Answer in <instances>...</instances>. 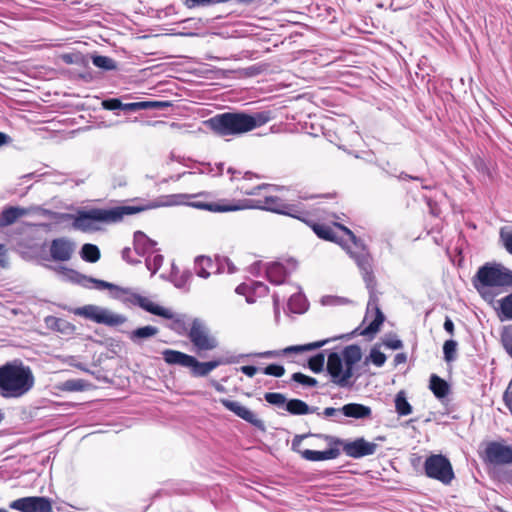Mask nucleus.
<instances>
[{
  "instance_id": "nucleus-27",
  "label": "nucleus",
  "mask_w": 512,
  "mask_h": 512,
  "mask_svg": "<svg viewBox=\"0 0 512 512\" xmlns=\"http://www.w3.org/2000/svg\"><path fill=\"white\" fill-rule=\"evenodd\" d=\"M76 250V244L66 238L53 239L50 245L49 256H72Z\"/></svg>"
},
{
  "instance_id": "nucleus-36",
  "label": "nucleus",
  "mask_w": 512,
  "mask_h": 512,
  "mask_svg": "<svg viewBox=\"0 0 512 512\" xmlns=\"http://www.w3.org/2000/svg\"><path fill=\"white\" fill-rule=\"evenodd\" d=\"M60 58L65 64H75L83 68H89L88 57L81 52L64 53Z\"/></svg>"
},
{
  "instance_id": "nucleus-41",
  "label": "nucleus",
  "mask_w": 512,
  "mask_h": 512,
  "mask_svg": "<svg viewBox=\"0 0 512 512\" xmlns=\"http://www.w3.org/2000/svg\"><path fill=\"white\" fill-rule=\"evenodd\" d=\"M325 356L324 353H318L308 360V367L314 373H320L324 368Z\"/></svg>"
},
{
  "instance_id": "nucleus-46",
  "label": "nucleus",
  "mask_w": 512,
  "mask_h": 512,
  "mask_svg": "<svg viewBox=\"0 0 512 512\" xmlns=\"http://www.w3.org/2000/svg\"><path fill=\"white\" fill-rule=\"evenodd\" d=\"M227 0H184V4L188 8H195V7H207L214 4L219 3H226Z\"/></svg>"
},
{
  "instance_id": "nucleus-19",
  "label": "nucleus",
  "mask_w": 512,
  "mask_h": 512,
  "mask_svg": "<svg viewBox=\"0 0 512 512\" xmlns=\"http://www.w3.org/2000/svg\"><path fill=\"white\" fill-rule=\"evenodd\" d=\"M36 264L52 270L59 278L68 281H78L79 273L65 266L64 261L70 258H33Z\"/></svg>"
},
{
  "instance_id": "nucleus-42",
  "label": "nucleus",
  "mask_w": 512,
  "mask_h": 512,
  "mask_svg": "<svg viewBox=\"0 0 512 512\" xmlns=\"http://www.w3.org/2000/svg\"><path fill=\"white\" fill-rule=\"evenodd\" d=\"M101 106L105 110L109 111H117L125 109V103L122 102V97L120 98H107L102 100Z\"/></svg>"
},
{
  "instance_id": "nucleus-17",
  "label": "nucleus",
  "mask_w": 512,
  "mask_h": 512,
  "mask_svg": "<svg viewBox=\"0 0 512 512\" xmlns=\"http://www.w3.org/2000/svg\"><path fill=\"white\" fill-rule=\"evenodd\" d=\"M9 507L21 512H52L51 501L39 496L16 499L10 503Z\"/></svg>"
},
{
  "instance_id": "nucleus-57",
  "label": "nucleus",
  "mask_w": 512,
  "mask_h": 512,
  "mask_svg": "<svg viewBox=\"0 0 512 512\" xmlns=\"http://www.w3.org/2000/svg\"><path fill=\"white\" fill-rule=\"evenodd\" d=\"M349 240L354 244L356 249L360 250L362 253H365V256H370L367 246L363 239L355 235V239Z\"/></svg>"
},
{
  "instance_id": "nucleus-54",
  "label": "nucleus",
  "mask_w": 512,
  "mask_h": 512,
  "mask_svg": "<svg viewBox=\"0 0 512 512\" xmlns=\"http://www.w3.org/2000/svg\"><path fill=\"white\" fill-rule=\"evenodd\" d=\"M383 344L387 348H390V349H393V350H398V349L403 348V342L399 338H397L395 335L387 337L383 341Z\"/></svg>"
},
{
  "instance_id": "nucleus-39",
  "label": "nucleus",
  "mask_w": 512,
  "mask_h": 512,
  "mask_svg": "<svg viewBox=\"0 0 512 512\" xmlns=\"http://www.w3.org/2000/svg\"><path fill=\"white\" fill-rule=\"evenodd\" d=\"M499 238L506 251L512 255V227L504 226L500 228Z\"/></svg>"
},
{
  "instance_id": "nucleus-13",
  "label": "nucleus",
  "mask_w": 512,
  "mask_h": 512,
  "mask_svg": "<svg viewBox=\"0 0 512 512\" xmlns=\"http://www.w3.org/2000/svg\"><path fill=\"white\" fill-rule=\"evenodd\" d=\"M424 469L427 477L438 480L445 485L450 484L455 477L449 459L441 454L427 457Z\"/></svg>"
},
{
  "instance_id": "nucleus-63",
  "label": "nucleus",
  "mask_w": 512,
  "mask_h": 512,
  "mask_svg": "<svg viewBox=\"0 0 512 512\" xmlns=\"http://www.w3.org/2000/svg\"><path fill=\"white\" fill-rule=\"evenodd\" d=\"M86 70L79 74V78L85 82H91L94 80L93 72L89 68H85Z\"/></svg>"
},
{
  "instance_id": "nucleus-64",
  "label": "nucleus",
  "mask_w": 512,
  "mask_h": 512,
  "mask_svg": "<svg viewBox=\"0 0 512 512\" xmlns=\"http://www.w3.org/2000/svg\"><path fill=\"white\" fill-rule=\"evenodd\" d=\"M93 282L98 289H108L110 291V289L113 287V283L104 280L93 279Z\"/></svg>"
},
{
  "instance_id": "nucleus-52",
  "label": "nucleus",
  "mask_w": 512,
  "mask_h": 512,
  "mask_svg": "<svg viewBox=\"0 0 512 512\" xmlns=\"http://www.w3.org/2000/svg\"><path fill=\"white\" fill-rule=\"evenodd\" d=\"M316 434L315 433H307V434H302V435H295L293 440H292V445H291V448L294 452L300 454V452L303 451V449H300V445L302 443V441L307 438V437H314Z\"/></svg>"
},
{
  "instance_id": "nucleus-10",
  "label": "nucleus",
  "mask_w": 512,
  "mask_h": 512,
  "mask_svg": "<svg viewBox=\"0 0 512 512\" xmlns=\"http://www.w3.org/2000/svg\"><path fill=\"white\" fill-rule=\"evenodd\" d=\"M74 314L109 327L120 326L127 321L126 316L113 313L107 308L93 304L84 305L75 309Z\"/></svg>"
},
{
  "instance_id": "nucleus-26",
  "label": "nucleus",
  "mask_w": 512,
  "mask_h": 512,
  "mask_svg": "<svg viewBox=\"0 0 512 512\" xmlns=\"http://www.w3.org/2000/svg\"><path fill=\"white\" fill-rule=\"evenodd\" d=\"M30 213V209L19 206H7L0 213V228L14 224L18 218Z\"/></svg>"
},
{
  "instance_id": "nucleus-62",
  "label": "nucleus",
  "mask_w": 512,
  "mask_h": 512,
  "mask_svg": "<svg viewBox=\"0 0 512 512\" xmlns=\"http://www.w3.org/2000/svg\"><path fill=\"white\" fill-rule=\"evenodd\" d=\"M262 72V69L260 66L252 65L250 67H247L245 69V74L249 77L259 75Z\"/></svg>"
},
{
  "instance_id": "nucleus-9",
  "label": "nucleus",
  "mask_w": 512,
  "mask_h": 512,
  "mask_svg": "<svg viewBox=\"0 0 512 512\" xmlns=\"http://www.w3.org/2000/svg\"><path fill=\"white\" fill-rule=\"evenodd\" d=\"M110 296L124 304L138 306L153 315L160 316L162 318L171 317V314L164 307L154 303L145 296L133 292L130 288L113 284V287L110 289Z\"/></svg>"
},
{
  "instance_id": "nucleus-47",
  "label": "nucleus",
  "mask_w": 512,
  "mask_h": 512,
  "mask_svg": "<svg viewBox=\"0 0 512 512\" xmlns=\"http://www.w3.org/2000/svg\"><path fill=\"white\" fill-rule=\"evenodd\" d=\"M45 323L48 327L61 332L64 331L65 327L68 325L67 321L53 316L46 317Z\"/></svg>"
},
{
  "instance_id": "nucleus-3",
  "label": "nucleus",
  "mask_w": 512,
  "mask_h": 512,
  "mask_svg": "<svg viewBox=\"0 0 512 512\" xmlns=\"http://www.w3.org/2000/svg\"><path fill=\"white\" fill-rule=\"evenodd\" d=\"M35 385V376L30 366L14 359L0 366V396L18 399L30 392Z\"/></svg>"
},
{
  "instance_id": "nucleus-53",
  "label": "nucleus",
  "mask_w": 512,
  "mask_h": 512,
  "mask_svg": "<svg viewBox=\"0 0 512 512\" xmlns=\"http://www.w3.org/2000/svg\"><path fill=\"white\" fill-rule=\"evenodd\" d=\"M163 258H145L147 269L154 275L162 265Z\"/></svg>"
},
{
  "instance_id": "nucleus-44",
  "label": "nucleus",
  "mask_w": 512,
  "mask_h": 512,
  "mask_svg": "<svg viewBox=\"0 0 512 512\" xmlns=\"http://www.w3.org/2000/svg\"><path fill=\"white\" fill-rule=\"evenodd\" d=\"M501 343L504 350L512 357V328L505 327L501 333Z\"/></svg>"
},
{
  "instance_id": "nucleus-11",
  "label": "nucleus",
  "mask_w": 512,
  "mask_h": 512,
  "mask_svg": "<svg viewBox=\"0 0 512 512\" xmlns=\"http://www.w3.org/2000/svg\"><path fill=\"white\" fill-rule=\"evenodd\" d=\"M476 279L484 287L512 285V271L496 264L487 263L479 268Z\"/></svg>"
},
{
  "instance_id": "nucleus-50",
  "label": "nucleus",
  "mask_w": 512,
  "mask_h": 512,
  "mask_svg": "<svg viewBox=\"0 0 512 512\" xmlns=\"http://www.w3.org/2000/svg\"><path fill=\"white\" fill-rule=\"evenodd\" d=\"M79 256H101L100 249L95 244L86 243L82 246Z\"/></svg>"
},
{
  "instance_id": "nucleus-23",
  "label": "nucleus",
  "mask_w": 512,
  "mask_h": 512,
  "mask_svg": "<svg viewBox=\"0 0 512 512\" xmlns=\"http://www.w3.org/2000/svg\"><path fill=\"white\" fill-rule=\"evenodd\" d=\"M275 213L290 216L292 218L298 219L302 221L305 224H309L308 221H310V218L312 217V214L305 210L304 205L302 203H283L281 206V209H274Z\"/></svg>"
},
{
  "instance_id": "nucleus-38",
  "label": "nucleus",
  "mask_w": 512,
  "mask_h": 512,
  "mask_svg": "<svg viewBox=\"0 0 512 512\" xmlns=\"http://www.w3.org/2000/svg\"><path fill=\"white\" fill-rule=\"evenodd\" d=\"M498 303L503 319L512 320V292L501 298Z\"/></svg>"
},
{
  "instance_id": "nucleus-14",
  "label": "nucleus",
  "mask_w": 512,
  "mask_h": 512,
  "mask_svg": "<svg viewBox=\"0 0 512 512\" xmlns=\"http://www.w3.org/2000/svg\"><path fill=\"white\" fill-rule=\"evenodd\" d=\"M314 437L323 439L328 444L329 448L324 451H316L310 449H304L300 452V456L311 462L332 460L339 457L341 451L339 449L340 438L326 435V434H316Z\"/></svg>"
},
{
  "instance_id": "nucleus-12",
  "label": "nucleus",
  "mask_w": 512,
  "mask_h": 512,
  "mask_svg": "<svg viewBox=\"0 0 512 512\" xmlns=\"http://www.w3.org/2000/svg\"><path fill=\"white\" fill-rule=\"evenodd\" d=\"M188 338L197 353L211 351L218 347V340L211 335L207 325L199 318L192 320Z\"/></svg>"
},
{
  "instance_id": "nucleus-4",
  "label": "nucleus",
  "mask_w": 512,
  "mask_h": 512,
  "mask_svg": "<svg viewBox=\"0 0 512 512\" xmlns=\"http://www.w3.org/2000/svg\"><path fill=\"white\" fill-rule=\"evenodd\" d=\"M362 352L358 345L346 346L342 354L331 352L328 355L326 370L331 377V382L339 387H351L353 382V368L361 360Z\"/></svg>"
},
{
  "instance_id": "nucleus-59",
  "label": "nucleus",
  "mask_w": 512,
  "mask_h": 512,
  "mask_svg": "<svg viewBox=\"0 0 512 512\" xmlns=\"http://www.w3.org/2000/svg\"><path fill=\"white\" fill-rule=\"evenodd\" d=\"M340 414L342 415L341 407L340 408L327 407L322 412V415L326 418L337 417Z\"/></svg>"
},
{
  "instance_id": "nucleus-61",
  "label": "nucleus",
  "mask_w": 512,
  "mask_h": 512,
  "mask_svg": "<svg viewBox=\"0 0 512 512\" xmlns=\"http://www.w3.org/2000/svg\"><path fill=\"white\" fill-rule=\"evenodd\" d=\"M239 370L248 377H253L258 372L257 367L250 365L241 366Z\"/></svg>"
},
{
  "instance_id": "nucleus-60",
  "label": "nucleus",
  "mask_w": 512,
  "mask_h": 512,
  "mask_svg": "<svg viewBox=\"0 0 512 512\" xmlns=\"http://www.w3.org/2000/svg\"><path fill=\"white\" fill-rule=\"evenodd\" d=\"M334 226L341 230L349 239H355L354 232L345 225L338 222H334Z\"/></svg>"
},
{
  "instance_id": "nucleus-18",
  "label": "nucleus",
  "mask_w": 512,
  "mask_h": 512,
  "mask_svg": "<svg viewBox=\"0 0 512 512\" xmlns=\"http://www.w3.org/2000/svg\"><path fill=\"white\" fill-rule=\"evenodd\" d=\"M484 460L493 465L512 464V447L501 442H489L484 451Z\"/></svg>"
},
{
  "instance_id": "nucleus-48",
  "label": "nucleus",
  "mask_w": 512,
  "mask_h": 512,
  "mask_svg": "<svg viewBox=\"0 0 512 512\" xmlns=\"http://www.w3.org/2000/svg\"><path fill=\"white\" fill-rule=\"evenodd\" d=\"M369 358L374 365L377 367H382L386 362V355L382 353L376 347L372 348L369 354Z\"/></svg>"
},
{
  "instance_id": "nucleus-22",
  "label": "nucleus",
  "mask_w": 512,
  "mask_h": 512,
  "mask_svg": "<svg viewBox=\"0 0 512 512\" xmlns=\"http://www.w3.org/2000/svg\"><path fill=\"white\" fill-rule=\"evenodd\" d=\"M329 341H330L329 339H325V340L316 341V342H312V343H308V344H304V345L289 346L282 350L264 351V352L256 353L255 356L260 357V358H274V357H279L281 355H290V354H297V353H302V352H306V351H312V350L321 348Z\"/></svg>"
},
{
  "instance_id": "nucleus-15",
  "label": "nucleus",
  "mask_w": 512,
  "mask_h": 512,
  "mask_svg": "<svg viewBox=\"0 0 512 512\" xmlns=\"http://www.w3.org/2000/svg\"><path fill=\"white\" fill-rule=\"evenodd\" d=\"M229 258H195L194 271L202 278H208L210 275L222 273L225 265L228 266V272L235 271L234 266L228 263Z\"/></svg>"
},
{
  "instance_id": "nucleus-55",
  "label": "nucleus",
  "mask_w": 512,
  "mask_h": 512,
  "mask_svg": "<svg viewBox=\"0 0 512 512\" xmlns=\"http://www.w3.org/2000/svg\"><path fill=\"white\" fill-rule=\"evenodd\" d=\"M140 110H147V100L140 102L125 103V112H138Z\"/></svg>"
},
{
  "instance_id": "nucleus-16",
  "label": "nucleus",
  "mask_w": 512,
  "mask_h": 512,
  "mask_svg": "<svg viewBox=\"0 0 512 512\" xmlns=\"http://www.w3.org/2000/svg\"><path fill=\"white\" fill-rule=\"evenodd\" d=\"M339 448L342 447L346 456L354 459L373 455L377 450V444L368 442L363 437L356 438L353 441L340 439Z\"/></svg>"
},
{
  "instance_id": "nucleus-35",
  "label": "nucleus",
  "mask_w": 512,
  "mask_h": 512,
  "mask_svg": "<svg viewBox=\"0 0 512 512\" xmlns=\"http://www.w3.org/2000/svg\"><path fill=\"white\" fill-rule=\"evenodd\" d=\"M395 409L399 416H407L412 413V406L408 402L405 391H399L395 396Z\"/></svg>"
},
{
  "instance_id": "nucleus-51",
  "label": "nucleus",
  "mask_w": 512,
  "mask_h": 512,
  "mask_svg": "<svg viewBox=\"0 0 512 512\" xmlns=\"http://www.w3.org/2000/svg\"><path fill=\"white\" fill-rule=\"evenodd\" d=\"M173 107V103L171 101H159V100H147V110L148 109H156V110H164L167 108Z\"/></svg>"
},
{
  "instance_id": "nucleus-21",
  "label": "nucleus",
  "mask_w": 512,
  "mask_h": 512,
  "mask_svg": "<svg viewBox=\"0 0 512 512\" xmlns=\"http://www.w3.org/2000/svg\"><path fill=\"white\" fill-rule=\"evenodd\" d=\"M133 247L137 256H161L157 241L148 237L143 231H135L133 234Z\"/></svg>"
},
{
  "instance_id": "nucleus-28",
  "label": "nucleus",
  "mask_w": 512,
  "mask_h": 512,
  "mask_svg": "<svg viewBox=\"0 0 512 512\" xmlns=\"http://www.w3.org/2000/svg\"><path fill=\"white\" fill-rule=\"evenodd\" d=\"M288 274L287 269L279 262L271 263L266 269L267 279L275 285L283 284Z\"/></svg>"
},
{
  "instance_id": "nucleus-25",
  "label": "nucleus",
  "mask_w": 512,
  "mask_h": 512,
  "mask_svg": "<svg viewBox=\"0 0 512 512\" xmlns=\"http://www.w3.org/2000/svg\"><path fill=\"white\" fill-rule=\"evenodd\" d=\"M342 415L353 419H370L372 410L369 406L360 403H348L341 407Z\"/></svg>"
},
{
  "instance_id": "nucleus-45",
  "label": "nucleus",
  "mask_w": 512,
  "mask_h": 512,
  "mask_svg": "<svg viewBox=\"0 0 512 512\" xmlns=\"http://www.w3.org/2000/svg\"><path fill=\"white\" fill-rule=\"evenodd\" d=\"M264 399L271 405L282 406L286 405L287 399L282 393L278 392H267L264 395Z\"/></svg>"
},
{
  "instance_id": "nucleus-33",
  "label": "nucleus",
  "mask_w": 512,
  "mask_h": 512,
  "mask_svg": "<svg viewBox=\"0 0 512 512\" xmlns=\"http://www.w3.org/2000/svg\"><path fill=\"white\" fill-rule=\"evenodd\" d=\"M165 309L171 314V317L168 319L173 321L170 328L179 335H184V334L188 335L190 326L186 322V316L185 315H175L170 309H167V308H165Z\"/></svg>"
},
{
  "instance_id": "nucleus-43",
  "label": "nucleus",
  "mask_w": 512,
  "mask_h": 512,
  "mask_svg": "<svg viewBox=\"0 0 512 512\" xmlns=\"http://www.w3.org/2000/svg\"><path fill=\"white\" fill-rule=\"evenodd\" d=\"M292 381L302 384L304 386L315 387L318 384L317 379L307 376L301 372L293 373L291 376Z\"/></svg>"
},
{
  "instance_id": "nucleus-2",
  "label": "nucleus",
  "mask_w": 512,
  "mask_h": 512,
  "mask_svg": "<svg viewBox=\"0 0 512 512\" xmlns=\"http://www.w3.org/2000/svg\"><path fill=\"white\" fill-rule=\"evenodd\" d=\"M271 111H260L252 114L246 112H225L217 114L204 123L216 135L236 136L252 131L271 120Z\"/></svg>"
},
{
  "instance_id": "nucleus-7",
  "label": "nucleus",
  "mask_w": 512,
  "mask_h": 512,
  "mask_svg": "<svg viewBox=\"0 0 512 512\" xmlns=\"http://www.w3.org/2000/svg\"><path fill=\"white\" fill-rule=\"evenodd\" d=\"M284 201L278 196H266L264 200L242 199L237 204H221L216 202H195L190 205L193 208L206 210L210 212H230L243 209H260L275 213L276 209H281Z\"/></svg>"
},
{
  "instance_id": "nucleus-37",
  "label": "nucleus",
  "mask_w": 512,
  "mask_h": 512,
  "mask_svg": "<svg viewBox=\"0 0 512 512\" xmlns=\"http://www.w3.org/2000/svg\"><path fill=\"white\" fill-rule=\"evenodd\" d=\"M89 386V383L83 379H70L63 383V390L68 392H79L86 390Z\"/></svg>"
},
{
  "instance_id": "nucleus-31",
  "label": "nucleus",
  "mask_w": 512,
  "mask_h": 512,
  "mask_svg": "<svg viewBox=\"0 0 512 512\" xmlns=\"http://www.w3.org/2000/svg\"><path fill=\"white\" fill-rule=\"evenodd\" d=\"M429 388L438 399L445 398L450 391L448 383L436 374L431 375Z\"/></svg>"
},
{
  "instance_id": "nucleus-32",
  "label": "nucleus",
  "mask_w": 512,
  "mask_h": 512,
  "mask_svg": "<svg viewBox=\"0 0 512 512\" xmlns=\"http://www.w3.org/2000/svg\"><path fill=\"white\" fill-rule=\"evenodd\" d=\"M92 63L95 67L102 71H113L117 69V63L114 59L108 56L99 55L97 53L91 54L90 56Z\"/></svg>"
},
{
  "instance_id": "nucleus-29",
  "label": "nucleus",
  "mask_w": 512,
  "mask_h": 512,
  "mask_svg": "<svg viewBox=\"0 0 512 512\" xmlns=\"http://www.w3.org/2000/svg\"><path fill=\"white\" fill-rule=\"evenodd\" d=\"M159 333V329L155 326L147 325L139 327L128 333L129 339L136 345H141L144 340L152 338Z\"/></svg>"
},
{
  "instance_id": "nucleus-8",
  "label": "nucleus",
  "mask_w": 512,
  "mask_h": 512,
  "mask_svg": "<svg viewBox=\"0 0 512 512\" xmlns=\"http://www.w3.org/2000/svg\"><path fill=\"white\" fill-rule=\"evenodd\" d=\"M207 195L205 192H200L198 194H172L165 196L166 201L164 202H151L147 205H122V206H115L111 207L110 209L118 210V216L115 218L110 219V223H117L123 220L124 216L134 215L138 214L140 212L146 211L148 209L158 208L161 206H175V205H187L192 207L190 204L191 202H186V199H190L193 197L198 196H204ZM196 201H192V203H195Z\"/></svg>"
},
{
  "instance_id": "nucleus-34",
  "label": "nucleus",
  "mask_w": 512,
  "mask_h": 512,
  "mask_svg": "<svg viewBox=\"0 0 512 512\" xmlns=\"http://www.w3.org/2000/svg\"><path fill=\"white\" fill-rule=\"evenodd\" d=\"M308 303L305 296L301 293L293 294L288 300V309L292 313H304L307 310Z\"/></svg>"
},
{
  "instance_id": "nucleus-58",
  "label": "nucleus",
  "mask_w": 512,
  "mask_h": 512,
  "mask_svg": "<svg viewBox=\"0 0 512 512\" xmlns=\"http://www.w3.org/2000/svg\"><path fill=\"white\" fill-rule=\"evenodd\" d=\"M426 203L429 207L430 214L433 215L434 217H438L439 214L441 213V209L438 203L429 197L426 198Z\"/></svg>"
},
{
  "instance_id": "nucleus-49",
  "label": "nucleus",
  "mask_w": 512,
  "mask_h": 512,
  "mask_svg": "<svg viewBox=\"0 0 512 512\" xmlns=\"http://www.w3.org/2000/svg\"><path fill=\"white\" fill-rule=\"evenodd\" d=\"M262 372L265 375L282 377L285 374V368L279 364H269L262 370Z\"/></svg>"
},
{
  "instance_id": "nucleus-30",
  "label": "nucleus",
  "mask_w": 512,
  "mask_h": 512,
  "mask_svg": "<svg viewBox=\"0 0 512 512\" xmlns=\"http://www.w3.org/2000/svg\"><path fill=\"white\" fill-rule=\"evenodd\" d=\"M285 408L292 415H306L315 413L318 410V407H311L300 399L288 400Z\"/></svg>"
},
{
  "instance_id": "nucleus-40",
  "label": "nucleus",
  "mask_w": 512,
  "mask_h": 512,
  "mask_svg": "<svg viewBox=\"0 0 512 512\" xmlns=\"http://www.w3.org/2000/svg\"><path fill=\"white\" fill-rule=\"evenodd\" d=\"M457 345V342L453 339L445 341L443 345V353L446 362H451L456 359Z\"/></svg>"
},
{
  "instance_id": "nucleus-1",
  "label": "nucleus",
  "mask_w": 512,
  "mask_h": 512,
  "mask_svg": "<svg viewBox=\"0 0 512 512\" xmlns=\"http://www.w3.org/2000/svg\"><path fill=\"white\" fill-rule=\"evenodd\" d=\"M30 213H38L48 217L55 224H62L72 220V227L82 232L99 231V223H110V219L118 216L119 211L109 208L78 209L76 214L55 212L41 206H30Z\"/></svg>"
},
{
  "instance_id": "nucleus-24",
  "label": "nucleus",
  "mask_w": 512,
  "mask_h": 512,
  "mask_svg": "<svg viewBox=\"0 0 512 512\" xmlns=\"http://www.w3.org/2000/svg\"><path fill=\"white\" fill-rule=\"evenodd\" d=\"M307 224L318 238L342 245V239L337 236L333 228L327 224H321L310 218Z\"/></svg>"
},
{
  "instance_id": "nucleus-5",
  "label": "nucleus",
  "mask_w": 512,
  "mask_h": 512,
  "mask_svg": "<svg viewBox=\"0 0 512 512\" xmlns=\"http://www.w3.org/2000/svg\"><path fill=\"white\" fill-rule=\"evenodd\" d=\"M356 264L361 272L362 279L369 293V300L367 303V311L375 312L374 320L361 332L362 335H373L379 331L380 326L385 320V316L379 307V297L376 290L377 281L374 276L373 258H355Z\"/></svg>"
},
{
  "instance_id": "nucleus-56",
  "label": "nucleus",
  "mask_w": 512,
  "mask_h": 512,
  "mask_svg": "<svg viewBox=\"0 0 512 512\" xmlns=\"http://www.w3.org/2000/svg\"><path fill=\"white\" fill-rule=\"evenodd\" d=\"M474 167L475 169L482 173V174H486L487 176L490 177V169L488 167V165L486 164L485 160L478 157L475 161H474Z\"/></svg>"
},
{
  "instance_id": "nucleus-20",
  "label": "nucleus",
  "mask_w": 512,
  "mask_h": 512,
  "mask_svg": "<svg viewBox=\"0 0 512 512\" xmlns=\"http://www.w3.org/2000/svg\"><path fill=\"white\" fill-rule=\"evenodd\" d=\"M219 402L236 416L256 427L260 431H265L264 421L259 419L257 415L238 401L222 398Z\"/></svg>"
},
{
  "instance_id": "nucleus-6",
  "label": "nucleus",
  "mask_w": 512,
  "mask_h": 512,
  "mask_svg": "<svg viewBox=\"0 0 512 512\" xmlns=\"http://www.w3.org/2000/svg\"><path fill=\"white\" fill-rule=\"evenodd\" d=\"M162 356L163 360L168 365H178L181 367L189 368L190 374L193 377H205L218 366L222 364L235 363L237 361L234 357H231L225 360L214 359L207 362H200L192 355L173 349H165L162 352Z\"/></svg>"
}]
</instances>
